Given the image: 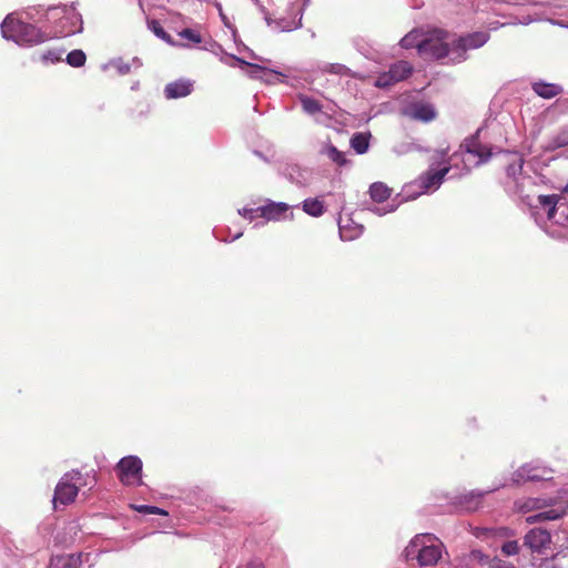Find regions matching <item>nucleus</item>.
Returning <instances> with one entry per match:
<instances>
[{"mask_svg": "<svg viewBox=\"0 0 568 568\" xmlns=\"http://www.w3.org/2000/svg\"><path fill=\"white\" fill-rule=\"evenodd\" d=\"M1 33L3 38L19 45H37L49 39L40 28L20 20L13 13L8 14L2 21Z\"/></svg>", "mask_w": 568, "mask_h": 568, "instance_id": "nucleus-1", "label": "nucleus"}, {"mask_svg": "<svg viewBox=\"0 0 568 568\" xmlns=\"http://www.w3.org/2000/svg\"><path fill=\"white\" fill-rule=\"evenodd\" d=\"M443 542L432 534L416 535L406 548L408 557L416 556L420 566H433L442 557Z\"/></svg>", "mask_w": 568, "mask_h": 568, "instance_id": "nucleus-2", "label": "nucleus"}, {"mask_svg": "<svg viewBox=\"0 0 568 568\" xmlns=\"http://www.w3.org/2000/svg\"><path fill=\"white\" fill-rule=\"evenodd\" d=\"M452 37L447 31L433 29L426 33V37L419 44V54L428 59H444L449 54H456L455 45L452 44Z\"/></svg>", "mask_w": 568, "mask_h": 568, "instance_id": "nucleus-3", "label": "nucleus"}, {"mask_svg": "<svg viewBox=\"0 0 568 568\" xmlns=\"http://www.w3.org/2000/svg\"><path fill=\"white\" fill-rule=\"evenodd\" d=\"M536 207L541 209L549 221L566 225L568 223V185L559 194L538 195Z\"/></svg>", "mask_w": 568, "mask_h": 568, "instance_id": "nucleus-4", "label": "nucleus"}, {"mask_svg": "<svg viewBox=\"0 0 568 568\" xmlns=\"http://www.w3.org/2000/svg\"><path fill=\"white\" fill-rule=\"evenodd\" d=\"M449 171L450 164L448 162H445L442 168H435L432 164L416 181L406 185L407 197H415L416 195L437 190Z\"/></svg>", "mask_w": 568, "mask_h": 568, "instance_id": "nucleus-5", "label": "nucleus"}, {"mask_svg": "<svg viewBox=\"0 0 568 568\" xmlns=\"http://www.w3.org/2000/svg\"><path fill=\"white\" fill-rule=\"evenodd\" d=\"M81 473L78 470H72L69 473H65L60 481L58 483L54 496H53V504L57 505L58 503L61 505H69L72 504L78 494H79V486L81 481Z\"/></svg>", "mask_w": 568, "mask_h": 568, "instance_id": "nucleus-6", "label": "nucleus"}, {"mask_svg": "<svg viewBox=\"0 0 568 568\" xmlns=\"http://www.w3.org/2000/svg\"><path fill=\"white\" fill-rule=\"evenodd\" d=\"M508 181L506 182V190L520 196L524 203L534 206L530 195L524 193L526 182H530V176L523 175V161L519 160L509 164L506 169Z\"/></svg>", "mask_w": 568, "mask_h": 568, "instance_id": "nucleus-7", "label": "nucleus"}, {"mask_svg": "<svg viewBox=\"0 0 568 568\" xmlns=\"http://www.w3.org/2000/svg\"><path fill=\"white\" fill-rule=\"evenodd\" d=\"M119 480L125 486H139L142 483V462L136 456L123 457L116 465Z\"/></svg>", "mask_w": 568, "mask_h": 568, "instance_id": "nucleus-8", "label": "nucleus"}, {"mask_svg": "<svg viewBox=\"0 0 568 568\" xmlns=\"http://www.w3.org/2000/svg\"><path fill=\"white\" fill-rule=\"evenodd\" d=\"M57 13H62L59 36H69L82 30V17L73 6H57Z\"/></svg>", "mask_w": 568, "mask_h": 568, "instance_id": "nucleus-9", "label": "nucleus"}, {"mask_svg": "<svg viewBox=\"0 0 568 568\" xmlns=\"http://www.w3.org/2000/svg\"><path fill=\"white\" fill-rule=\"evenodd\" d=\"M489 39L487 32H474L465 37L455 38L452 40V44L455 45L456 57L460 60L465 59V52L468 49H476L484 45Z\"/></svg>", "mask_w": 568, "mask_h": 568, "instance_id": "nucleus-10", "label": "nucleus"}, {"mask_svg": "<svg viewBox=\"0 0 568 568\" xmlns=\"http://www.w3.org/2000/svg\"><path fill=\"white\" fill-rule=\"evenodd\" d=\"M404 113L416 121L430 122L437 116V112L432 103L428 102H413L406 106Z\"/></svg>", "mask_w": 568, "mask_h": 568, "instance_id": "nucleus-11", "label": "nucleus"}, {"mask_svg": "<svg viewBox=\"0 0 568 568\" xmlns=\"http://www.w3.org/2000/svg\"><path fill=\"white\" fill-rule=\"evenodd\" d=\"M292 216L290 205L284 202L270 201L265 205L260 206V217L266 221H281Z\"/></svg>", "mask_w": 568, "mask_h": 568, "instance_id": "nucleus-12", "label": "nucleus"}, {"mask_svg": "<svg viewBox=\"0 0 568 568\" xmlns=\"http://www.w3.org/2000/svg\"><path fill=\"white\" fill-rule=\"evenodd\" d=\"M551 470L532 465H524L514 474L517 484L535 480L550 479Z\"/></svg>", "mask_w": 568, "mask_h": 568, "instance_id": "nucleus-13", "label": "nucleus"}, {"mask_svg": "<svg viewBox=\"0 0 568 568\" xmlns=\"http://www.w3.org/2000/svg\"><path fill=\"white\" fill-rule=\"evenodd\" d=\"M193 88V81L187 79H179L165 85L164 95L169 100L185 98L192 93Z\"/></svg>", "mask_w": 568, "mask_h": 568, "instance_id": "nucleus-14", "label": "nucleus"}, {"mask_svg": "<svg viewBox=\"0 0 568 568\" xmlns=\"http://www.w3.org/2000/svg\"><path fill=\"white\" fill-rule=\"evenodd\" d=\"M551 541L550 534L540 528H535L528 531L525 536V545L529 547L532 551L540 552L545 549Z\"/></svg>", "mask_w": 568, "mask_h": 568, "instance_id": "nucleus-15", "label": "nucleus"}, {"mask_svg": "<svg viewBox=\"0 0 568 568\" xmlns=\"http://www.w3.org/2000/svg\"><path fill=\"white\" fill-rule=\"evenodd\" d=\"M466 152L478 158L476 164L484 163L491 156V151L488 146L481 145L477 136H471L465 141L464 144Z\"/></svg>", "mask_w": 568, "mask_h": 568, "instance_id": "nucleus-16", "label": "nucleus"}, {"mask_svg": "<svg viewBox=\"0 0 568 568\" xmlns=\"http://www.w3.org/2000/svg\"><path fill=\"white\" fill-rule=\"evenodd\" d=\"M341 237L345 241H352L363 233V226L355 224L352 219H339L338 222Z\"/></svg>", "mask_w": 568, "mask_h": 568, "instance_id": "nucleus-17", "label": "nucleus"}, {"mask_svg": "<svg viewBox=\"0 0 568 568\" xmlns=\"http://www.w3.org/2000/svg\"><path fill=\"white\" fill-rule=\"evenodd\" d=\"M567 507L564 504H558L555 507H551L547 510L540 511L536 515L529 516L527 518L528 523H537L544 520H555L562 517L566 514Z\"/></svg>", "mask_w": 568, "mask_h": 568, "instance_id": "nucleus-18", "label": "nucleus"}, {"mask_svg": "<svg viewBox=\"0 0 568 568\" xmlns=\"http://www.w3.org/2000/svg\"><path fill=\"white\" fill-rule=\"evenodd\" d=\"M565 146H568V124L552 134L545 146V151H555Z\"/></svg>", "mask_w": 568, "mask_h": 568, "instance_id": "nucleus-19", "label": "nucleus"}, {"mask_svg": "<svg viewBox=\"0 0 568 568\" xmlns=\"http://www.w3.org/2000/svg\"><path fill=\"white\" fill-rule=\"evenodd\" d=\"M534 92L545 99H551L561 93L560 85L555 83L536 82L532 84Z\"/></svg>", "mask_w": 568, "mask_h": 568, "instance_id": "nucleus-20", "label": "nucleus"}, {"mask_svg": "<svg viewBox=\"0 0 568 568\" xmlns=\"http://www.w3.org/2000/svg\"><path fill=\"white\" fill-rule=\"evenodd\" d=\"M303 211L313 217H320L325 213V205L318 197L305 199L302 203Z\"/></svg>", "mask_w": 568, "mask_h": 568, "instance_id": "nucleus-21", "label": "nucleus"}, {"mask_svg": "<svg viewBox=\"0 0 568 568\" xmlns=\"http://www.w3.org/2000/svg\"><path fill=\"white\" fill-rule=\"evenodd\" d=\"M53 568H79L81 565L80 555H61L51 560Z\"/></svg>", "mask_w": 568, "mask_h": 568, "instance_id": "nucleus-22", "label": "nucleus"}, {"mask_svg": "<svg viewBox=\"0 0 568 568\" xmlns=\"http://www.w3.org/2000/svg\"><path fill=\"white\" fill-rule=\"evenodd\" d=\"M392 195V190L383 182H375L369 186V196L374 202L383 203Z\"/></svg>", "mask_w": 568, "mask_h": 568, "instance_id": "nucleus-23", "label": "nucleus"}, {"mask_svg": "<svg viewBox=\"0 0 568 568\" xmlns=\"http://www.w3.org/2000/svg\"><path fill=\"white\" fill-rule=\"evenodd\" d=\"M371 138L369 132H357L351 139V146L357 154H364L368 151Z\"/></svg>", "mask_w": 568, "mask_h": 568, "instance_id": "nucleus-24", "label": "nucleus"}, {"mask_svg": "<svg viewBox=\"0 0 568 568\" xmlns=\"http://www.w3.org/2000/svg\"><path fill=\"white\" fill-rule=\"evenodd\" d=\"M389 71L393 74V79L396 82L403 81L408 78L413 72V67L407 61H398L389 67Z\"/></svg>", "mask_w": 568, "mask_h": 568, "instance_id": "nucleus-25", "label": "nucleus"}, {"mask_svg": "<svg viewBox=\"0 0 568 568\" xmlns=\"http://www.w3.org/2000/svg\"><path fill=\"white\" fill-rule=\"evenodd\" d=\"M425 37L420 30H413L400 40V45L405 49L416 48L419 51V44Z\"/></svg>", "mask_w": 568, "mask_h": 568, "instance_id": "nucleus-26", "label": "nucleus"}, {"mask_svg": "<svg viewBox=\"0 0 568 568\" xmlns=\"http://www.w3.org/2000/svg\"><path fill=\"white\" fill-rule=\"evenodd\" d=\"M298 100L302 104L303 110L307 114L313 115V114L322 112L323 105L316 99L304 95V94H300Z\"/></svg>", "mask_w": 568, "mask_h": 568, "instance_id": "nucleus-27", "label": "nucleus"}, {"mask_svg": "<svg viewBox=\"0 0 568 568\" xmlns=\"http://www.w3.org/2000/svg\"><path fill=\"white\" fill-rule=\"evenodd\" d=\"M87 55L82 50L75 49L68 53L67 62L71 67L80 68L85 64Z\"/></svg>", "mask_w": 568, "mask_h": 568, "instance_id": "nucleus-28", "label": "nucleus"}, {"mask_svg": "<svg viewBox=\"0 0 568 568\" xmlns=\"http://www.w3.org/2000/svg\"><path fill=\"white\" fill-rule=\"evenodd\" d=\"M180 38L191 42L192 44L196 45L202 42V36L201 32L193 28H185L179 32Z\"/></svg>", "mask_w": 568, "mask_h": 568, "instance_id": "nucleus-29", "label": "nucleus"}, {"mask_svg": "<svg viewBox=\"0 0 568 568\" xmlns=\"http://www.w3.org/2000/svg\"><path fill=\"white\" fill-rule=\"evenodd\" d=\"M323 153L326 154L329 160H332L334 163H336L338 165H343L346 162L344 153L338 151L332 144L326 145Z\"/></svg>", "mask_w": 568, "mask_h": 568, "instance_id": "nucleus-30", "label": "nucleus"}, {"mask_svg": "<svg viewBox=\"0 0 568 568\" xmlns=\"http://www.w3.org/2000/svg\"><path fill=\"white\" fill-rule=\"evenodd\" d=\"M57 6L49 7L44 14V20L52 23L55 29V34H59V24L61 23L62 13H57Z\"/></svg>", "mask_w": 568, "mask_h": 568, "instance_id": "nucleus-31", "label": "nucleus"}, {"mask_svg": "<svg viewBox=\"0 0 568 568\" xmlns=\"http://www.w3.org/2000/svg\"><path fill=\"white\" fill-rule=\"evenodd\" d=\"M395 83L397 82L393 79V74L389 70L387 72L379 74L375 82L376 87L378 88H387Z\"/></svg>", "mask_w": 568, "mask_h": 568, "instance_id": "nucleus-32", "label": "nucleus"}, {"mask_svg": "<svg viewBox=\"0 0 568 568\" xmlns=\"http://www.w3.org/2000/svg\"><path fill=\"white\" fill-rule=\"evenodd\" d=\"M134 509L141 514H152V515H162V516L168 515V513L164 509L159 508L156 506L140 505V506H135Z\"/></svg>", "mask_w": 568, "mask_h": 568, "instance_id": "nucleus-33", "label": "nucleus"}, {"mask_svg": "<svg viewBox=\"0 0 568 568\" xmlns=\"http://www.w3.org/2000/svg\"><path fill=\"white\" fill-rule=\"evenodd\" d=\"M323 71L326 73H333V74H347L348 69L339 63H328L323 68Z\"/></svg>", "mask_w": 568, "mask_h": 568, "instance_id": "nucleus-34", "label": "nucleus"}, {"mask_svg": "<svg viewBox=\"0 0 568 568\" xmlns=\"http://www.w3.org/2000/svg\"><path fill=\"white\" fill-rule=\"evenodd\" d=\"M501 551L506 556L516 555L519 551L518 542L516 540H510V541L505 542L501 547Z\"/></svg>", "mask_w": 568, "mask_h": 568, "instance_id": "nucleus-35", "label": "nucleus"}, {"mask_svg": "<svg viewBox=\"0 0 568 568\" xmlns=\"http://www.w3.org/2000/svg\"><path fill=\"white\" fill-rule=\"evenodd\" d=\"M546 506H548V504L545 499H528L525 503L524 508H527V510H531V509H541Z\"/></svg>", "mask_w": 568, "mask_h": 568, "instance_id": "nucleus-36", "label": "nucleus"}, {"mask_svg": "<svg viewBox=\"0 0 568 568\" xmlns=\"http://www.w3.org/2000/svg\"><path fill=\"white\" fill-rule=\"evenodd\" d=\"M239 214L242 215L244 219L253 221L254 219L260 217V206L256 209L244 207L239 211Z\"/></svg>", "mask_w": 568, "mask_h": 568, "instance_id": "nucleus-37", "label": "nucleus"}, {"mask_svg": "<svg viewBox=\"0 0 568 568\" xmlns=\"http://www.w3.org/2000/svg\"><path fill=\"white\" fill-rule=\"evenodd\" d=\"M42 60L44 62H58L61 60V55L60 53L55 52V51H48L45 53L42 54Z\"/></svg>", "mask_w": 568, "mask_h": 568, "instance_id": "nucleus-38", "label": "nucleus"}, {"mask_svg": "<svg viewBox=\"0 0 568 568\" xmlns=\"http://www.w3.org/2000/svg\"><path fill=\"white\" fill-rule=\"evenodd\" d=\"M469 501H470L471 505L467 506V510H475V509H477V507L479 505V498L478 497H476V498L471 497Z\"/></svg>", "mask_w": 568, "mask_h": 568, "instance_id": "nucleus-39", "label": "nucleus"}, {"mask_svg": "<svg viewBox=\"0 0 568 568\" xmlns=\"http://www.w3.org/2000/svg\"><path fill=\"white\" fill-rule=\"evenodd\" d=\"M246 568H264V565L261 561H251Z\"/></svg>", "mask_w": 568, "mask_h": 568, "instance_id": "nucleus-40", "label": "nucleus"}, {"mask_svg": "<svg viewBox=\"0 0 568 568\" xmlns=\"http://www.w3.org/2000/svg\"><path fill=\"white\" fill-rule=\"evenodd\" d=\"M394 210H395L394 206H390L387 211L381 210V209H374L373 212L377 213L378 215H383L387 212H393Z\"/></svg>", "mask_w": 568, "mask_h": 568, "instance_id": "nucleus-41", "label": "nucleus"}, {"mask_svg": "<svg viewBox=\"0 0 568 568\" xmlns=\"http://www.w3.org/2000/svg\"><path fill=\"white\" fill-rule=\"evenodd\" d=\"M154 32H155L159 37H162V38H164V37H165V32H164V30H163L161 27H159V28H154Z\"/></svg>", "mask_w": 568, "mask_h": 568, "instance_id": "nucleus-42", "label": "nucleus"}, {"mask_svg": "<svg viewBox=\"0 0 568 568\" xmlns=\"http://www.w3.org/2000/svg\"><path fill=\"white\" fill-rule=\"evenodd\" d=\"M120 71L122 73H128V72H130V67L129 65H124V67L120 68Z\"/></svg>", "mask_w": 568, "mask_h": 568, "instance_id": "nucleus-43", "label": "nucleus"}, {"mask_svg": "<svg viewBox=\"0 0 568 568\" xmlns=\"http://www.w3.org/2000/svg\"><path fill=\"white\" fill-rule=\"evenodd\" d=\"M251 67H253V68H255V69H261V67H260V65H257V64H251Z\"/></svg>", "mask_w": 568, "mask_h": 568, "instance_id": "nucleus-44", "label": "nucleus"}, {"mask_svg": "<svg viewBox=\"0 0 568 568\" xmlns=\"http://www.w3.org/2000/svg\"><path fill=\"white\" fill-rule=\"evenodd\" d=\"M503 568H515V567H513V566H507V567H503Z\"/></svg>", "mask_w": 568, "mask_h": 568, "instance_id": "nucleus-45", "label": "nucleus"}]
</instances>
